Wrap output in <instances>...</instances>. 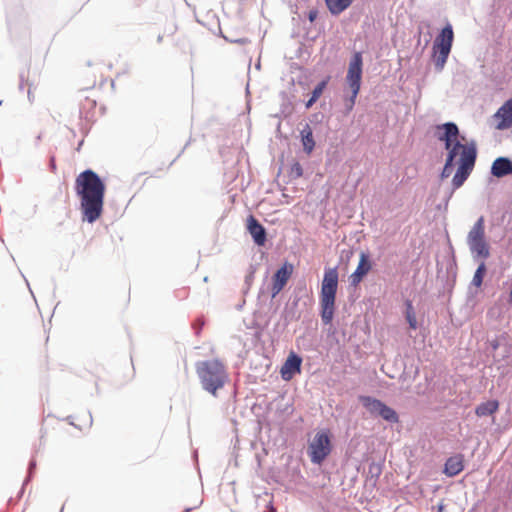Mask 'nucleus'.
<instances>
[{
  "mask_svg": "<svg viewBox=\"0 0 512 512\" xmlns=\"http://www.w3.org/2000/svg\"><path fill=\"white\" fill-rule=\"evenodd\" d=\"M437 138L445 143L448 150L446 163L441 173V178H448L452 174L453 163L459 155V166L452 179L454 189L460 188L473 170L476 160V149L473 145L468 146L458 140L459 130L454 123H445L437 126Z\"/></svg>",
  "mask_w": 512,
  "mask_h": 512,
  "instance_id": "1",
  "label": "nucleus"
},
{
  "mask_svg": "<svg viewBox=\"0 0 512 512\" xmlns=\"http://www.w3.org/2000/svg\"><path fill=\"white\" fill-rule=\"evenodd\" d=\"M75 190L80 198L83 220L95 222L103 212L105 184L94 171L88 169L76 177Z\"/></svg>",
  "mask_w": 512,
  "mask_h": 512,
  "instance_id": "2",
  "label": "nucleus"
},
{
  "mask_svg": "<svg viewBox=\"0 0 512 512\" xmlns=\"http://www.w3.org/2000/svg\"><path fill=\"white\" fill-rule=\"evenodd\" d=\"M195 370L202 388L213 396H217L229 380L227 368L219 359L198 361Z\"/></svg>",
  "mask_w": 512,
  "mask_h": 512,
  "instance_id": "3",
  "label": "nucleus"
},
{
  "mask_svg": "<svg viewBox=\"0 0 512 512\" xmlns=\"http://www.w3.org/2000/svg\"><path fill=\"white\" fill-rule=\"evenodd\" d=\"M339 273L336 267L326 268L321 283L319 302L321 320L325 325L332 322L336 308V294L338 289Z\"/></svg>",
  "mask_w": 512,
  "mask_h": 512,
  "instance_id": "4",
  "label": "nucleus"
},
{
  "mask_svg": "<svg viewBox=\"0 0 512 512\" xmlns=\"http://www.w3.org/2000/svg\"><path fill=\"white\" fill-rule=\"evenodd\" d=\"M362 65L363 61L361 53H354L349 62L348 71L346 75V81L352 91V95L344 100L346 114H349L353 110L356 98L361 88Z\"/></svg>",
  "mask_w": 512,
  "mask_h": 512,
  "instance_id": "5",
  "label": "nucleus"
},
{
  "mask_svg": "<svg viewBox=\"0 0 512 512\" xmlns=\"http://www.w3.org/2000/svg\"><path fill=\"white\" fill-rule=\"evenodd\" d=\"M454 33L452 26H445L433 43V58L437 70H442L451 51Z\"/></svg>",
  "mask_w": 512,
  "mask_h": 512,
  "instance_id": "6",
  "label": "nucleus"
},
{
  "mask_svg": "<svg viewBox=\"0 0 512 512\" xmlns=\"http://www.w3.org/2000/svg\"><path fill=\"white\" fill-rule=\"evenodd\" d=\"M470 251L478 257L486 259L490 256L489 245L485 240V220L481 216L467 235Z\"/></svg>",
  "mask_w": 512,
  "mask_h": 512,
  "instance_id": "7",
  "label": "nucleus"
},
{
  "mask_svg": "<svg viewBox=\"0 0 512 512\" xmlns=\"http://www.w3.org/2000/svg\"><path fill=\"white\" fill-rule=\"evenodd\" d=\"M331 440L328 430L316 433L308 447L310 460L314 464H321L331 452Z\"/></svg>",
  "mask_w": 512,
  "mask_h": 512,
  "instance_id": "8",
  "label": "nucleus"
},
{
  "mask_svg": "<svg viewBox=\"0 0 512 512\" xmlns=\"http://www.w3.org/2000/svg\"><path fill=\"white\" fill-rule=\"evenodd\" d=\"M363 406L371 413L382 417L384 420L397 423L399 421L398 414L394 409L387 406L382 401L369 396H362L360 398Z\"/></svg>",
  "mask_w": 512,
  "mask_h": 512,
  "instance_id": "9",
  "label": "nucleus"
},
{
  "mask_svg": "<svg viewBox=\"0 0 512 512\" xmlns=\"http://www.w3.org/2000/svg\"><path fill=\"white\" fill-rule=\"evenodd\" d=\"M302 358L295 352L291 351L280 369V374L283 380H291L295 374L301 372Z\"/></svg>",
  "mask_w": 512,
  "mask_h": 512,
  "instance_id": "10",
  "label": "nucleus"
},
{
  "mask_svg": "<svg viewBox=\"0 0 512 512\" xmlns=\"http://www.w3.org/2000/svg\"><path fill=\"white\" fill-rule=\"evenodd\" d=\"M498 130L512 127V98L507 100L493 115Z\"/></svg>",
  "mask_w": 512,
  "mask_h": 512,
  "instance_id": "11",
  "label": "nucleus"
},
{
  "mask_svg": "<svg viewBox=\"0 0 512 512\" xmlns=\"http://www.w3.org/2000/svg\"><path fill=\"white\" fill-rule=\"evenodd\" d=\"M293 266L291 264H284L279 268L273 276L272 295L276 296L286 285L291 274Z\"/></svg>",
  "mask_w": 512,
  "mask_h": 512,
  "instance_id": "12",
  "label": "nucleus"
},
{
  "mask_svg": "<svg viewBox=\"0 0 512 512\" xmlns=\"http://www.w3.org/2000/svg\"><path fill=\"white\" fill-rule=\"evenodd\" d=\"M247 230L250 233V235L252 236L254 242L258 246H263L265 244L266 230L263 227V225H261L259 223V221L253 215H250L247 218Z\"/></svg>",
  "mask_w": 512,
  "mask_h": 512,
  "instance_id": "13",
  "label": "nucleus"
},
{
  "mask_svg": "<svg viewBox=\"0 0 512 512\" xmlns=\"http://www.w3.org/2000/svg\"><path fill=\"white\" fill-rule=\"evenodd\" d=\"M371 268L372 266L369 261V256L366 253L362 252L360 254V259L357 268L350 276L351 284L357 286L362 281V279L369 273Z\"/></svg>",
  "mask_w": 512,
  "mask_h": 512,
  "instance_id": "14",
  "label": "nucleus"
},
{
  "mask_svg": "<svg viewBox=\"0 0 512 512\" xmlns=\"http://www.w3.org/2000/svg\"><path fill=\"white\" fill-rule=\"evenodd\" d=\"M491 174L497 178L512 174V162L505 157L495 159L491 166Z\"/></svg>",
  "mask_w": 512,
  "mask_h": 512,
  "instance_id": "15",
  "label": "nucleus"
},
{
  "mask_svg": "<svg viewBox=\"0 0 512 512\" xmlns=\"http://www.w3.org/2000/svg\"><path fill=\"white\" fill-rule=\"evenodd\" d=\"M464 469L463 457L461 455L450 457L446 463L444 472L446 475L453 477L458 475Z\"/></svg>",
  "mask_w": 512,
  "mask_h": 512,
  "instance_id": "16",
  "label": "nucleus"
},
{
  "mask_svg": "<svg viewBox=\"0 0 512 512\" xmlns=\"http://www.w3.org/2000/svg\"><path fill=\"white\" fill-rule=\"evenodd\" d=\"M499 409V402L497 400H488L486 402L480 403L476 409L475 413L478 417L490 416L496 413Z\"/></svg>",
  "mask_w": 512,
  "mask_h": 512,
  "instance_id": "17",
  "label": "nucleus"
},
{
  "mask_svg": "<svg viewBox=\"0 0 512 512\" xmlns=\"http://www.w3.org/2000/svg\"><path fill=\"white\" fill-rule=\"evenodd\" d=\"M301 140L304 151L309 155L315 147V141L312 129L308 124H306V126L301 130Z\"/></svg>",
  "mask_w": 512,
  "mask_h": 512,
  "instance_id": "18",
  "label": "nucleus"
},
{
  "mask_svg": "<svg viewBox=\"0 0 512 512\" xmlns=\"http://www.w3.org/2000/svg\"><path fill=\"white\" fill-rule=\"evenodd\" d=\"M352 1L353 0H325L329 11L334 15H338L347 9Z\"/></svg>",
  "mask_w": 512,
  "mask_h": 512,
  "instance_id": "19",
  "label": "nucleus"
},
{
  "mask_svg": "<svg viewBox=\"0 0 512 512\" xmlns=\"http://www.w3.org/2000/svg\"><path fill=\"white\" fill-rule=\"evenodd\" d=\"M331 77L326 76L312 91L310 99L306 102V108H310L322 95Z\"/></svg>",
  "mask_w": 512,
  "mask_h": 512,
  "instance_id": "20",
  "label": "nucleus"
},
{
  "mask_svg": "<svg viewBox=\"0 0 512 512\" xmlns=\"http://www.w3.org/2000/svg\"><path fill=\"white\" fill-rule=\"evenodd\" d=\"M486 273V265L484 262H481L478 268L475 271V274L472 279V284L476 287H480L483 283V278Z\"/></svg>",
  "mask_w": 512,
  "mask_h": 512,
  "instance_id": "21",
  "label": "nucleus"
},
{
  "mask_svg": "<svg viewBox=\"0 0 512 512\" xmlns=\"http://www.w3.org/2000/svg\"><path fill=\"white\" fill-rule=\"evenodd\" d=\"M406 306V320L409 323L410 328L415 330L417 328V319L413 305L410 301H407Z\"/></svg>",
  "mask_w": 512,
  "mask_h": 512,
  "instance_id": "22",
  "label": "nucleus"
},
{
  "mask_svg": "<svg viewBox=\"0 0 512 512\" xmlns=\"http://www.w3.org/2000/svg\"><path fill=\"white\" fill-rule=\"evenodd\" d=\"M292 171L296 174V176H302L303 170L299 163H295L292 167Z\"/></svg>",
  "mask_w": 512,
  "mask_h": 512,
  "instance_id": "23",
  "label": "nucleus"
},
{
  "mask_svg": "<svg viewBox=\"0 0 512 512\" xmlns=\"http://www.w3.org/2000/svg\"><path fill=\"white\" fill-rule=\"evenodd\" d=\"M265 495L270 497V500L268 501V504H267V509H268L267 512H276V509L273 506L272 496L269 495L268 493H266Z\"/></svg>",
  "mask_w": 512,
  "mask_h": 512,
  "instance_id": "24",
  "label": "nucleus"
},
{
  "mask_svg": "<svg viewBox=\"0 0 512 512\" xmlns=\"http://www.w3.org/2000/svg\"><path fill=\"white\" fill-rule=\"evenodd\" d=\"M233 42L238 43V44H246V43H248V40L246 38H241V39L233 40Z\"/></svg>",
  "mask_w": 512,
  "mask_h": 512,
  "instance_id": "25",
  "label": "nucleus"
},
{
  "mask_svg": "<svg viewBox=\"0 0 512 512\" xmlns=\"http://www.w3.org/2000/svg\"><path fill=\"white\" fill-rule=\"evenodd\" d=\"M317 16V12L316 11H310L309 13V20L312 22L314 21V19L316 18Z\"/></svg>",
  "mask_w": 512,
  "mask_h": 512,
  "instance_id": "26",
  "label": "nucleus"
}]
</instances>
